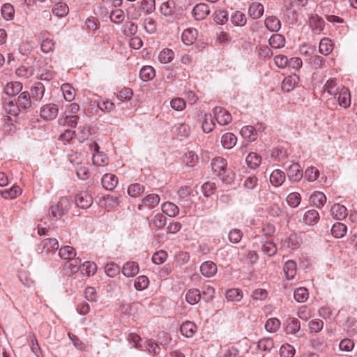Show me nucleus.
I'll list each match as a JSON object with an SVG mask.
<instances>
[{
  "mask_svg": "<svg viewBox=\"0 0 357 357\" xmlns=\"http://www.w3.org/2000/svg\"><path fill=\"white\" fill-rule=\"evenodd\" d=\"M294 296L298 303H303L308 298V291L305 287H300L294 291Z\"/></svg>",
  "mask_w": 357,
  "mask_h": 357,
  "instance_id": "8fccbe9b",
  "label": "nucleus"
},
{
  "mask_svg": "<svg viewBox=\"0 0 357 357\" xmlns=\"http://www.w3.org/2000/svg\"><path fill=\"white\" fill-rule=\"evenodd\" d=\"M185 162L189 167H195L199 161V155L193 151H188L185 154Z\"/></svg>",
  "mask_w": 357,
  "mask_h": 357,
  "instance_id": "864d4df0",
  "label": "nucleus"
},
{
  "mask_svg": "<svg viewBox=\"0 0 357 357\" xmlns=\"http://www.w3.org/2000/svg\"><path fill=\"white\" fill-rule=\"evenodd\" d=\"M141 9L137 10L134 5H131L126 10L127 18L132 20H137L141 16Z\"/></svg>",
  "mask_w": 357,
  "mask_h": 357,
  "instance_id": "69168bd1",
  "label": "nucleus"
},
{
  "mask_svg": "<svg viewBox=\"0 0 357 357\" xmlns=\"http://www.w3.org/2000/svg\"><path fill=\"white\" fill-rule=\"evenodd\" d=\"M299 77L296 75H292L284 78L282 83V89L284 91H290L298 83Z\"/></svg>",
  "mask_w": 357,
  "mask_h": 357,
  "instance_id": "4be33fe9",
  "label": "nucleus"
},
{
  "mask_svg": "<svg viewBox=\"0 0 357 357\" xmlns=\"http://www.w3.org/2000/svg\"><path fill=\"white\" fill-rule=\"evenodd\" d=\"M91 151L93 152V162L98 166H104L107 163V157L105 154L99 151V146L95 142L89 144Z\"/></svg>",
  "mask_w": 357,
  "mask_h": 357,
  "instance_id": "20e7f679",
  "label": "nucleus"
},
{
  "mask_svg": "<svg viewBox=\"0 0 357 357\" xmlns=\"http://www.w3.org/2000/svg\"><path fill=\"white\" fill-rule=\"evenodd\" d=\"M268 213L273 217H280L283 213V204L273 203L268 209Z\"/></svg>",
  "mask_w": 357,
  "mask_h": 357,
  "instance_id": "5fc2aeb1",
  "label": "nucleus"
},
{
  "mask_svg": "<svg viewBox=\"0 0 357 357\" xmlns=\"http://www.w3.org/2000/svg\"><path fill=\"white\" fill-rule=\"evenodd\" d=\"M44 65L42 66V67H35V72H36V77L37 78L41 79V80H47L49 81L52 79L54 77V74L52 71L43 68L44 66H46V63L44 61Z\"/></svg>",
  "mask_w": 357,
  "mask_h": 357,
  "instance_id": "bb28decb",
  "label": "nucleus"
},
{
  "mask_svg": "<svg viewBox=\"0 0 357 357\" xmlns=\"http://www.w3.org/2000/svg\"><path fill=\"white\" fill-rule=\"evenodd\" d=\"M281 357H293L295 354L294 348L289 344L282 345L280 349Z\"/></svg>",
  "mask_w": 357,
  "mask_h": 357,
  "instance_id": "774afa93",
  "label": "nucleus"
},
{
  "mask_svg": "<svg viewBox=\"0 0 357 357\" xmlns=\"http://www.w3.org/2000/svg\"><path fill=\"white\" fill-rule=\"evenodd\" d=\"M76 205L81 208H88L93 203V199L91 195L86 192H82L75 197Z\"/></svg>",
  "mask_w": 357,
  "mask_h": 357,
  "instance_id": "1a4fd4ad",
  "label": "nucleus"
},
{
  "mask_svg": "<svg viewBox=\"0 0 357 357\" xmlns=\"http://www.w3.org/2000/svg\"><path fill=\"white\" fill-rule=\"evenodd\" d=\"M209 14V6L204 3H197L192 10V15L196 20H204Z\"/></svg>",
  "mask_w": 357,
  "mask_h": 357,
  "instance_id": "0eeeda50",
  "label": "nucleus"
},
{
  "mask_svg": "<svg viewBox=\"0 0 357 357\" xmlns=\"http://www.w3.org/2000/svg\"><path fill=\"white\" fill-rule=\"evenodd\" d=\"M211 166L213 170L217 172L218 174L224 171L227 168L225 160L220 157L214 158L211 163Z\"/></svg>",
  "mask_w": 357,
  "mask_h": 357,
  "instance_id": "de8ad7c7",
  "label": "nucleus"
},
{
  "mask_svg": "<svg viewBox=\"0 0 357 357\" xmlns=\"http://www.w3.org/2000/svg\"><path fill=\"white\" fill-rule=\"evenodd\" d=\"M319 170L313 167H307L303 172V176L309 181H315L319 177Z\"/></svg>",
  "mask_w": 357,
  "mask_h": 357,
  "instance_id": "052dcab7",
  "label": "nucleus"
},
{
  "mask_svg": "<svg viewBox=\"0 0 357 357\" xmlns=\"http://www.w3.org/2000/svg\"><path fill=\"white\" fill-rule=\"evenodd\" d=\"M139 266L137 262L128 261L123 265L121 272L126 277H134L139 273Z\"/></svg>",
  "mask_w": 357,
  "mask_h": 357,
  "instance_id": "2eb2a0df",
  "label": "nucleus"
},
{
  "mask_svg": "<svg viewBox=\"0 0 357 357\" xmlns=\"http://www.w3.org/2000/svg\"><path fill=\"white\" fill-rule=\"evenodd\" d=\"M280 322L276 318L268 319L265 324V328L267 331L273 333L280 328Z\"/></svg>",
  "mask_w": 357,
  "mask_h": 357,
  "instance_id": "bf43d9fd",
  "label": "nucleus"
},
{
  "mask_svg": "<svg viewBox=\"0 0 357 357\" xmlns=\"http://www.w3.org/2000/svg\"><path fill=\"white\" fill-rule=\"evenodd\" d=\"M22 89V84L19 82L8 83L5 87V93L8 96H14L18 94Z\"/></svg>",
  "mask_w": 357,
  "mask_h": 357,
  "instance_id": "c756f323",
  "label": "nucleus"
},
{
  "mask_svg": "<svg viewBox=\"0 0 357 357\" xmlns=\"http://www.w3.org/2000/svg\"><path fill=\"white\" fill-rule=\"evenodd\" d=\"M213 114L218 123L221 126L229 124L232 119L230 113L221 107H215Z\"/></svg>",
  "mask_w": 357,
  "mask_h": 357,
  "instance_id": "423d86ee",
  "label": "nucleus"
},
{
  "mask_svg": "<svg viewBox=\"0 0 357 357\" xmlns=\"http://www.w3.org/2000/svg\"><path fill=\"white\" fill-rule=\"evenodd\" d=\"M339 105L344 107L347 108L351 104V95L347 88H342L337 93L336 98Z\"/></svg>",
  "mask_w": 357,
  "mask_h": 357,
  "instance_id": "9d476101",
  "label": "nucleus"
},
{
  "mask_svg": "<svg viewBox=\"0 0 357 357\" xmlns=\"http://www.w3.org/2000/svg\"><path fill=\"white\" fill-rule=\"evenodd\" d=\"M264 24L266 27L272 32H278L281 27L280 20L274 16L266 17Z\"/></svg>",
  "mask_w": 357,
  "mask_h": 357,
  "instance_id": "b1692460",
  "label": "nucleus"
},
{
  "mask_svg": "<svg viewBox=\"0 0 357 357\" xmlns=\"http://www.w3.org/2000/svg\"><path fill=\"white\" fill-rule=\"evenodd\" d=\"M241 134L243 137L248 138L251 141H255L257 139L256 129L252 126H247L242 128Z\"/></svg>",
  "mask_w": 357,
  "mask_h": 357,
  "instance_id": "a18cd8bd",
  "label": "nucleus"
},
{
  "mask_svg": "<svg viewBox=\"0 0 357 357\" xmlns=\"http://www.w3.org/2000/svg\"><path fill=\"white\" fill-rule=\"evenodd\" d=\"M21 193V189L18 186H13L10 189L1 191V196L5 199H13Z\"/></svg>",
  "mask_w": 357,
  "mask_h": 357,
  "instance_id": "09e8293b",
  "label": "nucleus"
},
{
  "mask_svg": "<svg viewBox=\"0 0 357 357\" xmlns=\"http://www.w3.org/2000/svg\"><path fill=\"white\" fill-rule=\"evenodd\" d=\"M200 271L204 276L211 278L217 273V266L213 261H207L201 265Z\"/></svg>",
  "mask_w": 357,
  "mask_h": 357,
  "instance_id": "4468645a",
  "label": "nucleus"
},
{
  "mask_svg": "<svg viewBox=\"0 0 357 357\" xmlns=\"http://www.w3.org/2000/svg\"><path fill=\"white\" fill-rule=\"evenodd\" d=\"M59 112V108L56 104H46L40 108V116L45 121L54 119Z\"/></svg>",
  "mask_w": 357,
  "mask_h": 357,
  "instance_id": "39448f33",
  "label": "nucleus"
},
{
  "mask_svg": "<svg viewBox=\"0 0 357 357\" xmlns=\"http://www.w3.org/2000/svg\"><path fill=\"white\" fill-rule=\"evenodd\" d=\"M59 248V243L56 238H48L44 240L43 244L39 245L37 251L39 254L46 256L50 252Z\"/></svg>",
  "mask_w": 357,
  "mask_h": 357,
  "instance_id": "7ed1b4c3",
  "label": "nucleus"
},
{
  "mask_svg": "<svg viewBox=\"0 0 357 357\" xmlns=\"http://www.w3.org/2000/svg\"><path fill=\"white\" fill-rule=\"evenodd\" d=\"M347 226L341 222H336L331 228V234L335 238H342L347 233Z\"/></svg>",
  "mask_w": 357,
  "mask_h": 357,
  "instance_id": "c9c22d12",
  "label": "nucleus"
},
{
  "mask_svg": "<svg viewBox=\"0 0 357 357\" xmlns=\"http://www.w3.org/2000/svg\"><path fill=\"white\" fill-rule=\"evenodd\" d=\"M1 11L3 18L6 20H11L14 17L15 10L10 3H4Z\"/></svg>",
  "mask_w": 357,
  "mask_h": 357,
  "instance_id": "a19ab883",
  "label": "nucleus"
},
{
  "mask_svg": "<svg viewBox=\"0 0 357 357\" xmlns=\"http://www.w3.org/2000/svg\"><path fill=\"white\" fill-rule=\"evenodd\" d=\"M215 127V123L211 114L204 115V118L202 121V129L206 133L211 132Z\"/></svg>",
  "mask_w": 357,
  "mask_h": 357,
  "instance_id": "603ef678",
  "label": "nucleus"
},
{
  "mask_svg": "<svg viewBox=\"0 0 357 357\" xmlns=\"http://www.w3.org/2000/svg\"><path fill=\"white\" fill-rule=\"evenodd\" d=\"M214 20L218 24H224L228 20L227 13L222 9L217 10L215 13Z\"/></svg>",
  "mask_w": 357,
  "mask_h": 357,
  "instance_id": "680f3d73",
  "label": "nucleus"
},
{
  "mask_svg": "<svg viewBox=\"0 0 357 357\" xmlns=\"http://www.w3.org/2000/svg\"><path fill=\"white\" fill-rule=\"evenodd\" d=\"M284 272L287 280H291L294 278L296 273V264L292 260L287 261L283 268Z\"/></svg>",
  "mask_w": 357,
  "mask_h": 357,
  "instance_id": "f704fd0d",
  "label": "nucleus"
},
{
  "mask_svg": "<svg viewBox=\"0 0 357 357\" xmlns=\"http://www.w3.org/2000/svg\"><path fill=\"white\" fill-rule=\"evenodd\" d=\"M218 175L220 179L225 183H231L234 179V174L231 169L227 168L219 173Z\"/></svg>",
  "mask_w": 357,
  "mask_h": 357,
  "instance_id": "13d9d810",
  "label": "nucleus"
},
{
  "mask_svg": "<svg viewBox=\"0 0 357 357\" xmlns=\"http://www.w3.org/2000/svg\"><path fill=\"white\" fill-rule=\"evenodd\" d=\"M331 213L333 218L342 220L347 215V209L343 205L335 204L331 208Z\"/></svg>",
  "mask_w": 357,
  "mask_h": 357,
  "instance_id": "6ab92c4d",
  "label": "nucleus"
},
{
  "mask_svg": "<svg viewBox=\"0 0 357 357\" xmlns=\"http://www.w3.org/2000/svg\"><path fill=\"white\" fill-rule=\"evenodd\" d=\"M162 211L169 217H175L178 214V207L172 202H165L162 206Z\"/></svg>",
  "mask_w": 357,
  "mask_h": 357,
  "instance_id": "72a5a7b5",
  "label": "nucleus"
},
{
  "mask_svg": "<svg viewBox=\"0 0 357 357\" xmlns=\"http://www.w3.org/2000/svg\"><path fill=\"white\" fill-rule=\"evenodd\" d=\"M138 26L132 22H126L123 25V33L126 36H134L137 33Z\"/></svg>",
  "mask_w": 357,
  "mask_h": 357,
  "instance_id": "e2e57ef3",
  "label": "nucleus"
},
{
  "mask_svg": "<svg viewBox=\"0 0 357 357\" xmlns=\"http://www.w3.org/2000/svg\"><path fill=\"white\" fill-rule=\"evenodd\" d=\"M149 283V280L146 276L140 275L135 279L134 286L137 290L142 291L148 287Z\"/></svg>",
  "mask_w": 357,
  "mask_h": 357,
  "instance_id": "4d7b16f0",
  "label": "nucleus"
},
{
  "mask_svg": "<svg viewBox=\"0 0 357 357\" xmlns=\"http://www.w3.org/2000/svg\"><path fill=\"white\" fill-rule=\"evenodd\" d=\"M174 57V52L168 48L162 50L158 56V59L160 63H168L171 62Z\"/></svg>",
  "mask_w": 357,
  "mask_h": 357,
  "instance_id": "ea45409f",
  "label": "nucleus"
},
{
  "mask_svg": "<svg viewBox=\"0 0 357 357\" xmlns=\"http://www.w3.org/2000/svg\"><path fill=\"white\" fill-rule=\"evenodd\" d=\"M333 50V44L331 40L324 38L319 43V51L324 55L329 54Z\"/></svg>",
  "mask_w": 357,
  "mask_h": 357,
  "instance_id": "4c0bfd02",
  "label": "nucleus"
},
{
  "mask_svg": "<svg viewBox=\"0 0 357 357\" xmlns=\"http://www.w3.org/2000/svg\"><path fill=\"white\" fill-rule=\"evenodd\" d=\"M70 206V199L66 197H61L56 205L50 207L48 214L50 219L52 220L59 219L68 212Z\"/></svg>",
  "mask_w": 357,
  "mask_h": 357,
  "instance_id": "f257e3e1",
  "label": "nucleus"
},
{
  "mask_svg": "<svg viewBox=\"0 0 357 357\" xmlns=\"http://www.w3.org/2000/svg\"><path fill=\"white\" fill-rule=\"evenodd\" d=\"M231 22L236 26H244L247 22L245 15L241 11H236L231 17Z\"/></svg>",
  "mask_w": 357,
  "mask_h": 357,
  "instance_id": "c03bdc74",
  "label": "nucleus"
},
{
  "mask_svg": "<svg viewBox=\"0 0 357 357\" xmlns=\"http://www.w3.org/2000/svg\"><path fill=\"white\" fill-rule=\"evenodd\" d=\"M180 331L183 335L190 337L197 331V326L191 321H186L181 326Z\"/></svg>",
  "mask_w": 357,
  "mask_h": 357,
  "instance_id": "393cba45",
  "label": "nucleus"
},
{
  "mask_svg": "<svg viewBox=\"0 0 357 357\" xmlns=\"http://www.w3.org/2000/svg\"><path fill=\"white\" fill-rule=\"evenodd\" d=\"M44 65L43 61H36L32 66H22L17 68L16 74L18 76L29 78L34 75L35 67H42Z\"/></svg>",
  "mask_w": 357,
  "mask_h": 357,
  "instance_id": "6e6552de",
  "label": "nucleus"
},
{
  "mask_svg": "<svg viewBox=\"0 0 357 357\" xmlns=\"http://www.w3.org/2000/svg\"><path fill=\"white\" fill-rule=\"evenodd\" d=\"M121 271V268L119 265L114 262H110L105 265V272L107 276L114 278Z\"/></svg>",
  "mask_w": 357,
  "mask_h": 357,
  "instance_id": "49530a36",
  "label": "nucleus"
},
{
  "mask_svg": "<svg viewBox=\"0 0 357 357\" xmlns=\"http://www.w3.org/2000/svg\"><path fill=\"white\" fill-rule=\"evenodd\" d=\"M242 237L243 232L241 230L238 229H231L228 234L229 240L232 243H238V242H240Z\"/></svg>",
  "mask_w": 357,
  "mask_h": 357,
  "instance_id": "0e129e2a",
  "label": "nucleus"
},
{
  "mask_svg": "<svg viewBox=\"0 0 357 357\" xmlns=\"http://www.w3.org/2000/svg\"><path fill=\"white\" fill-rule=\"evenodd\" d=\"M201 299V294L197 289H189L185 295L186 301L190 305L197 303Z\"/></svg>",
  "mask_w": 357,
  "mask_h": 357,
  "instance_id": "2f4dec72",
  "label": "nucleus"
},
{
  "mask_svg": "<svg viewBox=\"0 0 357 357\" xmlns=\"http://www.w3.org/2000/svg\"><path fill=\"white\" fill-rule=\"evenodd\" d=\"M310 202L314 206L321 208L326 202V197L322 192L314 191L310 197Z\"/></svg>",
  "mask_w": 357,
  "mask_h": 357,
  "instance_id": "f8f14e48",
  "label": "nucleus"
},
{
  "mask_svg": "<svg viewBox=\"0 0 357 357\" xmlns=\"http://www.w3.org/2000/svg\"><path fill=\"white\" fill-rule=\"evenodd\" d=\"M264 11V6L261 3L252 2L249 7L248 15L251 18L257 20L263 15Z\"/></svg>",
  "mask_w": 357,
  "mask_h": 357,
  "instance_id": "dca6fc26",
  "label": "nucleus"
},
{
  "mask_svg": "<svg viewBox=\"0 0 357 357\" xmlns=\"http://www.w3.org/2000/svg\"><path fill=\"white\" fill-rule=\"evenodd\" d=\"M144 186L139 183H133L129 185L128 193L130 196L136 197L139 196L144 191Z\"/></svg>",
  "mask_w": 357,
  "mask_h": 357,
  "instance_id": "3c124183",
  "label": "nucleus"
},
{
  "mask_svg": "<svg viewBox=\"0 0 357 357\" xmlns=\"http://www.w3.org/2000/svg\"><path fill=\"white\" fill-rule=\"evenodd\" d=\"M262 251L268 257L273 256L276 252L277 248L274 243L271 241L266 242L262 246Z\"/></svg>",
  "mask_w": 357,
  "mask_h": 357,
  "instance_id": "338daca9",
  "label": "nucleus"
},
{
  "mask_svg": "<svg viewBox=\"0 0 357 357\" xmlns=\"http://www.w3.org/2000/svg\"><path fill=\"white\" fill-rule=\"evenodd\" d=\"M198 36L197 29L189 28L183 31L182 33V40L186 45H192Z\"/></svg>",
  "mask_w": 357,
  "mask_h": 357,
  "instance_id": "a211bd4d",
  "label": "nucleus"
},
{
  "mask_svg": "<svg viewBox=\"0 0 357 357\" xmlns=\"http://www.w3.org/2000/svg\"><path fill=\"white\" fill-rule=\"evenodd\" d=\"M30 98V93L28 91H24L20 94L16 100L15 103L24 112H27L31 107Z\"/></svg>",
  "mask_w": 357,
  "mask_h": 357,
  "instance_id": "9b49d317",
  "label": "nucleus"
},
{
  "mask_svg": "<svg viewBox=\"0 0 357 357\" xmlns=\"http://www.w3.org/2000/svg\"><path fill=\"white\" fill-rule=\"evenodd\" d=\"M175 3L174 1H167L162 3L160 12L166 17H172L174 13Z\"/></svg>",
  "mask_w": 357,
  "mask_h": 357,
  "instance_id": "58836bf2",
  "label": "nucleus"
},
{
  "mask_svg": "<svg viewBox=\"0 0 357 357\" xmlns=\"http://www.w3.org/2000/svg\"><path fill=\"white\" fill-rule=\"evenodd\" d=\"M155 76V70L151 66H145L140 70L139 77L144 82L150 81L153 79Z\"/></svg>",
  "mask_w": 357,
  "mask_h": 357,
  "instance_id": "a878e982",
  "label": "nucleus"
},
{
  "mask_svg": "<svg viewBox=\"0 0 357 357\" xmlns=\"http://www.w3.org/2000/svg\"><path fill=\"white\" fill-rule=\"evenodd\" d=\"M45 91V89L43 83H36L31 89V94L33 101H40L44 96Z\"/></svg>",
  "mask_w": 357,
  "mask_h": 357,
  "instance_id": "aec40b11",
  "label": "nucleus"
},
{
  "mask_svg": "<svg viewBox=\"0 0 357 357\" xmlns=\"http://www.w3.org/2000/svg\"><path fill=\"white\" fill-rule=\"evenodd\" d=\"M102 185L104 188L112 190L118 184V178L112 174H105L102 178Z\"/></svg>",
  "mask_w": 357,
  "mask_h": 357,
  "instance_id": "ddd939ff",
  "label": "nucleus"
},
{
  "mask_svg": "<svg viewBox=\"0 0 357 357\" xmlns=\"http://www.w3.org/2000/svg\"><path fill=\"white\" fill-rule=\"evenodd\" d=\"M225 297L229 301L238 302L243 298V292L239 289H230L226 291Z\"/></svg>",
  "mask_w": 357,
  "mask_h": 357,
  "instance_id": "e433bc0d",
  "label": "nucleus"
},
{
  "mask_svg": "<svg viewBox=\"0 0 357 357\" xmlns=\"http://www.w3.org/2000/svg\"><path fill=\"white\" fill-rule=\"evenodd\" d=\"M319 212L314 209H310L305 213L303 220L306 225H314L319 222Z\"/></svg>",
  "mask_w": 357,
  "mask_h": 357,
  "instance_id": "5701e85b",
  "label": "nucleus"
},
{
  "mask_svg": "<svg viewBox=\"0 0 357 357\" xmlns=\"http://www.w3.org/2000/svg\"><path fill=\"white\" fill-rule=\"evenodd\" d=\"M288 205L291 208H296L299 206L301 202V196L297 192H291L288 195L287 199Z\"/></svg>",
  "mask_w": 357,
  "mask_h": 357,
  "instance_id": "37998d69",
  "label": "nucleus"
},
{
  "mask_svg": "<svg viewBox=\"0 0 357 357\" xmlns=\"http://www.w3.org/2000/svg\"><path fill=\"white\" fill-rule=\"evenodd\" d=\"M68 11V6L66 3H56L52 8L53 14L58 17L65 16Z\"/></svg>",
  "mask_w": 357,
  "mask_h": 357,
  "instance_id": "6e6d98bb",
  "label": "nucleus"
},
{
  "mask_svg": "<svg viewBox=\"0 0 357 357\" xmlns=\"http://www.w3.org/2000/svg\"><path fill=\"white\" fill-rule=\"evenodd\" d=\"M268 43L272 48H281L285 45V38L282 35L273 34L268 40Z\"/></svg>",
  "mask_w": 357,
  "mask_h": 357,
  "instance_id": "473e14b6",
  "label": "nucleus"
},
{
  "mask_svg": "<svg viewBox=\"0 0 357 357\" xmlns=\"http://www.w3.org/2000/svg\"><path fill=\"white\" fill-rule=\"evenodd\" d=\"M287 177L291 182H298L303 176V170L298 163L293 162L287 168Z\"/></svg>",
  "mask_w": 357,
  "mask_h": 357,
  "instance_id": "f03ea898",
  "label": "nucleus"
},
{
  "mask_svg": "<svg viewBox=\"0 0 357 357\" xmlns=\"http://www.w3.org/2000/svg\"><path fill=\"white\" fill-rule=\"evenodd\" d=\"M79 116L77 115H70L64 114L58 119V123L61 126H68L74 128L77 126L78 122Z\"/></svg>",
  "mask_w": 357,
  "mask_h": 357,
  "instance_id": "412c9836",
  "label": "nucleus"
},
{
  "mask_svg": "<svg viewBox=\"0 0 357 357\" xmlns=\"http://www.w3.org/2000/svg\"><path fill=\"white\" fill-rule=\"evenodd\" d=\"M286 322V331L288 333L295 334L300 330L301 323L298 319L289 317Z\"/></svg>",
  "mask_w": 357,
  "mask_h": 357,
  "instance_id": "7c9ffc66",
  "label": "nucleus"
},
{
  "mask_svg": "<svg viewBox=\"0 0 357 357\" xmlns=\"http://www.w3.org/2000/svg\"><path fill=\"white\" fill-rule=\"evenodd\" d=\"M236 142L237 137L231 132L224 134L221 139L222 146L228 149L233 148L236 145Z\"/></svg>",
  "mask_w": 357,
  "mask_h": 357,
  "instance_id": "cd10ccee",
  "label": "nucleus"
},
{
  "mask_svg": "<svg viewBox=\"0 0 357 357\" xmlns=\"http://www.w3.org/2000/svg\"><path fill=\"white\" fill-rule=\"evenodd\" d=\"M285 173L280 169H275L270 176V182L275 187H279L284 182Z\"/></svg>",
  "mask_w": 357,
  "mask_h": 357,
  "instance_id": "f3484780",
  "label": "nucleus"
},
{
  "mask_svg": "<svg viewBox=\"0 0 357 357\" xmlns=\"http://www.w3.org/2000/svg\"><path fill=\"white\" fill-rule=\"evenodd\" d=\"M246 162L250 169H255L261 163V157L257 153L252 152L246 157Z\"/></svg>",
  "mask_w": 357,
  "mask_h": 357,
  "instance_id": "c85d7f7f",
  "label": "nucleus"
},
{
  "mask_svg": "<svg viewBox=\"0 0 357 357\" xmlns=\"http://www.w3.org/2000/svg\"><path fill=\"white\" fill-rule=\"evenodd\" d=\"M59 254L61 258L68 261L72 259L76 255L75 249L68 245L61 248L59 250Z\"/></svg>",
  "mask_w": 357,
  "mask_h": 357,
  "instance_id": "79ce46f5",
  "label": "nucleus"
}]
</instances>
